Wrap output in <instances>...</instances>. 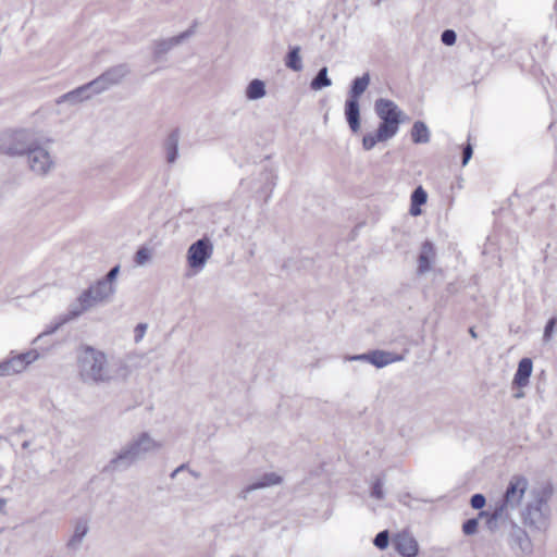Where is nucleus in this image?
<instances>
[{
	"mask_svg": "<svg viewBox=\"0 0 557 557\" xmlns=\"http://www.w3.org/2000/svg\"><path fill=\"white\" fill-rule=\"evenodd\" d=\"M327 72L329 71L326 66H323L318 71L317 75L312 78L310 83V88L312 90H321L332 85V81L327 76Z\"/></svg>",
	"mask_w": 557,
	"mask_h": 557,
	"instance_id": "c85d7f7f",
	"label": "nucleus"
},
{
	"mask_svg": "<svg viewBox=\"0 0 557 557\" xmlns=\"http://www.w3.org/2000/svg\"><path fill=\"white\" fill-rule=\"evenodd\" d=\"M91 82L84 84L57 99V103L69 102L71 104H77L84 100L90 99L94 94V86H90Z\"/></svg>",
	"mask_w": 557,
	"mask_h": 557,
	"instance_id": "dca6fc26",
	"label": "nucleus"
},
{
	"mask_svg": "<svg viewBox=\"0 0 557 557\" xmlns=\"http://www.w3.org/2000/svg\"><path fill=\"white\" fill-rule=\"evenodd\" d=\"M282 482V478L274 472L264 473L259 480L249 484L243 491V497L246 498L247 494L253 492L256 490L270 487L273 485H277Z\"/></svg>",
	"mask_w": 557,
	"mask_h": 557,
	"instance_id": "aec40b11",
	"label": "nucleus"
},
{
	"mask_svg": "<svg viewBox=\"0 0 557 557\" xmlns=\"http://www.w3.org/2000/svg\"><path fill=\"white\" fill-rule=\"evenodd\" d=\"M36 141L24 129L5 133L2 136V152L11 157L26 156Z\"/></svg>",
	"mask_w": 557,
	"mask_h": 557,
	"instance_id": "6e6552de",
	"label": "nucleus"
},
{
	"mask_svg": "<svg viewBox=\"0 0 557 557\" xmlns=\"http://www.w3.org/2000/svg\"><path fill=\"white\" fill-rule=\"evenodd\" d=\"M150 251L146 247H141L136 252L135 262L143 265L150 259Z\"/></svg>",
	"mask_w": 557,
	"mask_h": 557,
	"instance_id": "c9c22d12",
	"label": "nucleus"
},
{
	"mask_svg": "<svg viewBox=\"0 0 557 557\" xmlns=\"http://www.w3.org/2000/svg\"><path fill=\"white\" fill-rule=\"evenodd\" d=\"M29 446V442L28 441H24L23 444H22V448L26 449L28 448Z\"/></svg>",
	"mask_w": 557,
	"mask_h": 557,
	"instance_id": "49530a36",
	"label": "nucleus"
},
{
	"mask_svg": "<svg viewBox=\"0 0 557 557\" xmlns=\"http://www.w3.org/2000/svg\"><path fill=\"white\" fill-rule=\"evenodd\" d=\"M401 359V356L385 350L375 349L370 351V363L379 369Z\"/></svg>",
	"mask_w": 557,
	"mask_h": 557,
	"instance_id": "412c9836",
	"label": "nucleus"
},
{
	"mask_svg": "<svg viewBox=\"0 0 557 557\" xmlns=\"http://www.w3.org/2000/svg\"><path fill=\"white\" fill-rule=\"evenodd\" d=\"M478 527H479L478 518L468 519L462 523V532L466 535H473L476 533Z\"/></svg>",
	"mask_w": 557,
	"mask_h": 557,
	"instance_id": "473e14b6",
	"label": "nucleus"
},
{
	"mask_svg": "<svg viewBox=\"0 0 557 557\" xmlns=\"http://www.w3.org/2000/svg\"><path fill=\"white\" fill-rule=\"evenodd\" d=\"M428 200V194L422 186H418L413 189L410 196V214L417 216L421 214V206Z\"/></svg>",
	"mask_w": 557,
	"mask_h": 557,
	"instance_id": "b1692460",
	"label": "nucleus"
},
{
	"mask_svg": "<svg viewBox=\"0 0 557 557\" xmlns=\"http://www.w3.org/2000/svg\"><path fill=\"white\" fill-rule=\"evenodd\" d=\"M78 370L84 382L99 383L112 379L106 354L91 346H84L79 350Z\"/></svg>",
	"mask_w": 557,
	"mask_h": 557,
	"instance_id": "7ed1b4c3",
	"label": "nucleus"
},
{
	"mask_svg": "<svg viewBox=\"0 0 557 557\" xmlns=\"http://www.w3.org/2000/svg\"><path fill=\"white\" fill-rule=\"evenodd\" d=\"M147 329V325L144 324V323H139L137 326H136V341L140 339L143 336H144V333Z\"/></svg>",
	"mask_w": 557,
	"mask_h": 557,
	"instance_id": "ea45409f",
	"label": "nucleus"
},
{
	"mask_svg": "<svg viewBox=\"0 0 557 557\" xmlns=\"http://www.w3.org/2000/svg\"><path fill=\"white\" fill-rule=\"evenodd\" d=\"M25 157L29 171L37 177H47L57 168L55 156L38 141L28 150Z\"/></svg>",
	"mask_w": 557,
	"mask_h": 557,
	"instance_id": "0eeeda50",
	"label": "nucleus"
},
{
	"mask_svg": "<svg viewBox=\"0 0 557 557\" xmlns=\"http://www.w3.org/2000/svg\"><path fill=\"white\" fill-rule=\"evenodd\" d=\"M131 70L126 63L111 66L101 75L91 81L94 94H101L111 87L119 85L129 74Z\"/></svg>",
	"mask_w": 557,
	"mask_h": 557,
	"instance_id": "9d476101",
	"label": "nucleus"
},
{
	"mask_svg": "<svg viewBox=\"0 0 557 557\" xmlns=\"http://www.w3.org/2000/svg\"><path fill=\"white\" fill-rule=\"evenodd\" d=\"M370 495L380 500L385 497L384 481L382 479L377 478L373 481Z\"/></svg>",
	"mask_w": 557,
	"mask_h": 557,
	"instance_id": "7c9ffc66",
	"label": "nucleus"
},
{
	"mask_svg": "<svg viewBox=\"0 0 557 557\" xmlns=\"http://www.w3.org/2000/svg\"><path fill=\"white\" fill-rule=\"evenodd\" d=\"M469 334L471 335L472 338H474V339L478 338V334H476L474 327L469 329Z\"/></svg>",
	"mask_w": 557,
	"mask_h": 557,
	"instance_id": "37998d69",
	"label": "nucleus"
},
{
	"mask_svg": "<svg viewBox=\"0 0 557 557\" xmlns=\"http://www.w3.org/2000/svg\"><path fill=\"white\" fill-rule=\"evenodd\" d=\"M213 253V245L208 237L193 243L187 250V263L190 269L201 271Z\"/></svg>",
	"mask_w": 557,
	"mask_h": 557,
	"instance_id": "9b49d317",
	"label": "nucleus"
},
{
	"mask_svg": "<svg viewBox=\"0 0 557 557\" xmlns=\"http://www.w3.org/2000/svg\"><path fill=\"white\" fill-rule=\"evenodd\" d=\"M195 33V25L189 27L187 30L178 34L177 36L159 39L153 41V58L154 60H161L163 55H165L170 50L174 47L183 44L189 37H191Z\"/></svg>",
	"mask_w": 557,
	"mask_h": 557,
	"instance_id": "ddd939ff",
	"label": "nucleus"
},
{
	"mask_svg": "<svg viewBox=\"0 0 557 557\" xmlns=\"http://www.w3.org/2000/svg\"><path fill=\"white\" fill-rule=\"evenodd\" d=\"M88 530H89V528H88L87 521L82 520V519L78 520L75 523L74 532H73L72 536L70 537V540L66 543V547L72 550L78 549L82 545L84 537L88 533Z\"/></svg>",
	"mask_w": 557,
	"mask_h": 557,
	"instance_id": "4be33fe9",
	"label": "nucleus"
},
{
	"mask_svg": "<svg viewBox=\"0 0 557 557\" xmlns=\"http://www.w3.org/2000/svg\"><path fill=\"white\" fill-rule=\"evenodd\" d=\"M39 357L36 350L20 354L7 361H2V375H10L22 372L28 364Z\"/></svg>",
	"mask_w": 557,
	"mask_h": 557,
	"instance_id": "4468645a",
	"label": "nucleus"
},
{
	"mask_svg": "<svg viewBox=\"0 0 557 557\" xmlns=\"http://www.w3.org/2000/svg\"><path fill=\"white\" fill-rule=\"evenodd\" d=\"M265 94V83L259 78H253L250 81L245 91L246 98L248 100H259L263 98Z\"/></svg>",
	"mask_w": 557,
	"mask_h": 557,
	"instance_id": "393cba45",
	"label": "nucleus"
},
{
	"mask_svg": "<svg viewBox=\"0 0 557 557\" xmlns=\"http://www.w3.org/2000/svg\"><path fill=\"white\" fill-rule=\"evenodd\" d=\"M189 473H190L194 478H196V479H198V478L200 476V474H199L198 472L194 471V470H189Z\"/></svg>",
	"mask_w": 557,
	"mask_h": 557,
	"instance_id": "a18cd8bd",
	"label": "nucleus"
},
{
	"mask_svg": "<svg viewBox=\"0 0 557 557\" xmlns=\"http://www.w3.org/2000/svg\"><path fill=\"white\" fill-rule=\"evenodd\" d=\"M515 398L519 399V398H522L524 397V393L523 392H518L513 395Z\"/></svg>",
	"mask_w": 557,
	"mask_h": 557,
	"instance_id": "c03bdc74",
	"label": "nucleus"
},
{
	"mask_svg": "<svg viewBox=\"0 0 557 557\" xmlns=\"http://www.w3.org/2000/svg\"><path fill=\"white\" fill-rule=\"evenodd\" d=\"M374 112L380 119L377 126L380 134H385L391 139L397 135L400 125L407 119L405 112L398 107V104L386 98H377L375 100Z\"/></svg>",
	"mask_w": 557,
	"mask_h": 557,
	"instance_id": "39448f33",
	"label": "nucleus"
},
{
	"mask_svg": "<svg viewBox=\"0 0 557 557\" xmlns=\"http://www.w3.org/2000/svg\"><path fill=\"white\" fill-rule=\"evenodd\" d=\"M185 469H187V465H185V463H183V465H181L180 467H177V468H176V469H175V470L170 474L171 479H174V478L177 475V473H181V471H184Z\"/></svg>",
	"mask_w": 557,
	"mask_h": 557,
	"instance_id": "a19ab883",
	"label": "nucleus"
},
{
	"mask_svg": "<svg viewBox=\"0 0 557 557\" xmlns=\"http://www.w3.org/2000/svg\"><path fill=\"white\" fill-rule=\"evenodd\" d=\"M181 138V132L178 128H174L169 133L163 143V149L165 151L166 162L173 164L178 158V144Z\"/></svg>",
	"mask_w": 557,
	"mask_h": 557,
	"instance_id": "a211bd4d",
	"label": "nucleus"
},
{
	"mask_svg": "<svg viewBox=\"0 0 557 557\" xmlns=\"http://www.w3.org/2000/svg\"><path fill=\"white\" fill-rule=\"evenodd\" d=\"M117 289L116 284H110L102 277L90 284L88 288L71 302L67 311L59 317V321L49 326L46 331L39 334L34 343L41 341L44 337L49 336L57 332L65 323L79 318L83 313L89 311L98 305L109 304Z\"/></svg>",
	"mask_w": 557,
	"mask_h": 557,
	"instance_id": "f257e3e1",
	"label": "nucleus"
},
{
	"mask_svg": "<svg viewBox=\"0 0 557 557\" xmlns=\"http://www.w3.org/2000/svg\"><path fill=\"white\" fill-rule=\"evenodd\" d=\"M370 81L371 77L368 72L354 78L348 91V97L345 101L344 115L354 134L359 133L361 127L359 100L362 94L367 90Z\"/></svg>",
	"mask_w": 557,
	"mask_h": 557,
	"instance_id": "423d86ee",
	"label": "nucleus"
},
{
	"mask_svg": "<svg viewBox=\"0 0 557 557\" xmlns=\"http://www.w3.org/2000/svg\"><path fill=\"white\" fill-rule=\"evenodd\" d=\"M508 543L513 553L519 557H527L533 553V543L524 529L512 524L508 535Z\"/></svg>",
	"mask_w": 557,
	"mask_h": 557,
	"instance_id": "f8f14e48",
	"label": "nucleus"
},
{
	"mask_svg": "<svg viewBox=\"0 0 557 557\" xmlns=\"http://www.w3.org/2000/svg\"><path fill=\"white\" fill-rule=\"evenodd\" d=\"M270 177L273 180L272 183H271L272 186H275V184H276L275 183L276 176L273 174L272 171H269V172L265 173V180H269Z\"/></svg>",
	"mask_w": 557,
	"mask_h": 557,
	"instance_id": "79ce46f5",
	"label": "nucleus"
},
{
	"mask_svg": "<svg viewBox=\"0 0 557 557\" xmlns=\"http://www.w3.org/2000/svg\"><path fill=\"white\" fill-rule=\"evenodd\" d=\"M411 139L414 144H428L430 141V131L422 121H416L411 128Z\"/></svg>",
	"mask_w": 557,
	"mask_h": 557,
	"instance_id": "a878e982",
	"label": "nucleus"
},
{
	"mask_svg": "<svg viewBox=\"0 0 557 557\" xmlns=\"http://www.w3.org/2000/svg\"><path fill=\"white\" fill-rule=\"evenodd\" d=\"M436 258L435 246L432 242L425 240L421 245L420 253L418 257V274H425L432 269V264Z\"/></svg>",
	"mask_w": 557,
	"mask_h": 557,
	"instance_id": "f3484780",
	"label": "nucleus"
},
{
	"mask_svg": "<svg viewBox=\"0 0 557 557\" xmlns=\"http://www.w3.org/2000/svg\"><path fill=\"white\" fill-rule=\"evenodd\" d=\"M285 65L295 72L302 70L299 46H295L289 49L285 58Z\"/></svg>",
	"mask_w": 557,
	"mask_h": 557,
	"instance_id": "bb28decb",
	"label": "nucleus"
},
{
	"mask_svg": "<svg viewBox=\"0 0 557 557\" xmlns=\"http://www.w3.org/2000/svg\"><path fill=\"white\" fill-rule=\"evenodd\" d=\"M120 271H121V267H120V264H116L113 268H111L109 270V272L104 276H102V278L106 280L107 282H109L110 284H116V278H117Z\"/></svg>",
	"mask_w": 557,
	"mask_h": 557,
	"instance_id": "e433bc0d",
	"label": "nucleus"
},
{
	"mask_svg": "<svg viewBox=\"0 0 557 557\" xmlns=\"http://www.w3.org/2000/svg\"><path fill=\"white\" fill-rule=\"evenodd\" d=\"M346 360L349 361H367L370 363V351L360 355L347 356Z\"/></svg>",
	"mask_w": 557,
	"mask_h": 557,
	"instance_id": "58836bf2",
	"label": "nucleus"
},
{
	"mask_svg": "<svg viewBox=\"0 0 557 557\" xmlns=\"http://www.w3.org/2000/svg\"><path fill=\"white\" fill-rule=\"evenodd\" d=\"M163 447L148 432H141L129 440L103 468L104 472L125 471L136 462L157 454Z\"/></svg>",
	"mask_w": 557,
	"mask_h": 557,
	"instance_id": "f03ea898",
	"label": "nucleus"
},
{
	"mask_svg": "<svg viewBox=\"0 0 557 557\" xmlns=\"http://www.w3.org/2000/svg\"><path fill=\"white\" fill-rule=\"evenodd\" d=\"M392 543L395 550L403 557H416L418 554V542L409 532L397 533Z\"/></svg>",
	"mask_w": 557,
	"mask_h": 557,
	"instance_id": "2eb2a0df",
	"label": "nucleus"
},
{
	"mask_svg": "<svg viewBox=\"0 0 557 557\" xmlns=\"http://www.w3.org/2000/svg\"><path fill=\"white\" fill-rule=\"evenodd\" d=\"M373 544L379 548V549H385L388 544H389V533L387 530H383L381 532H379L374 540H373Z\"/></svg>",
	"mask_w": 557,
	"mask_h": 557,
	"instance_id": "2f4dec72",
	"label": "nucleus"
},
{
	"mask_svg": "<svg viewBox=\"0 0 557 557\" xmlns=\"http://www.w3.org/2000/svg\"><path fill=\"white\" fill-rule=\"evenodd\" d=\"M550 486H543L540 490H533V499L529 502L522 511L523 523L537 531H545L549 523L548 500L552 497Z\"/></svg>",
	"mask_w": 557,
	"mask_h": 557,
	"instance_id": "20e7f679",
	"label": "nucleus"
},
{
	"mask_svg": "<svg viewBox=\"0 0 557 557\" xmlns=\"http://www.w3.org/2000/svg\"><path fill=\"white\" fill-rule=\"evenodd\" d=\"M528 486L529 482L525 476L520 474L511 476L503 498L497 505L503 507L506 511L508 509H516L521 504Z\"/></svg>",
	"mask_w": 557,
	"mask_h": 557,
	"instance_id": "1a4fd4ad",
	"label": "nucleus"
},
{
	"mask_svg": "<svg viewBox=\"0 0 557 557\" xmlns=\"http://www.w3.org/2000/svg\"><path fill=\"white\" fill-rule=\"evenodd\" d=\"M505 512H506V510L503 507L496 505L493 512L490 513L487 511L482 510V511H480L479 517L486 518L485 527L491 532H495L499 528V524H498L499 520L505 518V516H506Z\"/></svg>",
	"mask_w": 557,
	"mask_h": 557,
	"instance_id": "5701e85b",
	"label": "nucleus"
},
{
	"mask_svg": "<svg viewBox=\"0 0 557 557\" xmlns=\"http://www.w3.org/2000/svg\"><path fill=\"white\" fill-rule=\"evenodd\" d=\"M391 138L385 134H380V129L376 128L375 133H368L362 137V148L366 151L372 150L377 143H384Z\"/></svg>",
	"mask_w": 557,
	"mask_h": 557,
	"instance_id": "cd10ccee",
	"label": "nucleus"
},
{
	"mask_svg": "<svg viewBox=\"0 0 557 557\" xmlns=\"http://www.w3.org/2000/svg\"><path fill=\"white\" fill-rule=\"evenodd\" d=\"M473 154V148L471 144H468L462 149V165L465 166L470 161L471 157Z\"/></svg>",
	"mask_w": 557,
	"mask_h": 557,
	"instance_id": "4c0bfd02",
	"label": "nucleus"
},
{
	"mask_svg": "<svg viewBox=\"0 0 557 557\" xmlns=\"http://www.w3.org/2000/svg\"><path fill=\"white\" fill-rule=\"evenodd\" d=\"M557 332V317H552L546 322L543 333V341L548 343L552 341L554 334Z\"/></svg>",
	"mask_w": 557,
	"mask_h": 557,
	"instance_id": "c756f323",
	"label": "nucleus"
},
{
	"mask_svg": "<svg viewBox=\"0 0 557 557\" xmlns=\"http://www.w3.org/2000/svg\"><path fill=\"white\" fill-rule=\"evenodd\" d=\"M486 499L483 494H473L470 498V505L473 509H482L485 506Z\"/></svg>",
	"mask_w": 557,
	"mask_h": 557,
	"instance_id": "f704fd0d",
	"label": "nucleus"
},
{
	"mask_svg": "<svg viewBox=\"0 0 557 557\" xmlns=\"http://www.w3.org/2000/svg\"><path fill=\"white\" fill-rule=\"evenodd\" d=\"M533 371V362L530 358H522L513 376L512 384L519 388L525 387L529 384L530 376Z\"/></svg>",
	"mask_w": 557,
	"mask_h": 557,
	"instance_id": "6ab92c4d",
	"label": "nucleus"
},
{
	"mask_svg": "<svg viewBox=\"0 0 557 557\" xmlns=\"http://www.w3.org/2000/svg\"><path fill=\"white\" fill-rule=\"evenodd\" d=\"M441 40L446 46H453L456 44L457 34L453 29H445L441 35Z\"/></svg>",
	"mask_w": 557,
	"mask_h": 557,
	"instance_id": "72a5a7b5",
	"label": "nucleus"
}]
</instances>
